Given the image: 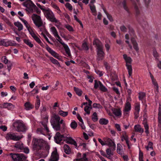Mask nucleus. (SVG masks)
<instances>
[{
    "mask_svg": "<svg viewBox=\"0 0 161 161\" xmlns=\"http://www.w3.org/2000/svg\"><path fill=\"white\" fill-rule=\"evenodd\" d=\"M143 124L144 125V127L145 130V132L147 135H148L149 134L148 125L147 123H143Z\"/></svg>",
    "mask_w": 161,
    "mask_h": 161,
    "instance_id": "nucleus-45",
    "label": "nucleus"
},
{
    "mask_svg": "<svg viewBox=\"0 0 161 161\" xmlns=\"http://www.w3.org/2000/svg\"><path fill=\"white\" fill-rule=\"evenodd\" d=\"M143 153L141 151L140 149H139V161H143Z\"/></svg>",
    "mask_w": 161,
    "mask_h": 161,
    "instance_id": "nucleus-49",
    "label": "nucleus"
},
{
    "mask_svg": "<svg viewBox=\"0 0 161 161\" xmlns=\"http://www.w3.org/2000/svg\"><path fill=\"white\" fill-rule=\"evenodd\" d=\"M140 110V104H137L135 107V112H136V113H139Z\"/></svg>",
    "mask_w": 161,
    "mask_h": 161,
    "instance_id": "nucleus-62",
    "label": "nucleus"
},
{
    "mask_svg": "<svg viewBox=\"0 0 161 161\" xmlns=\"http://www.w3.org/2000/svg\"><path fill=\"white\" fill-rule=\"evenodd\" d=\"M105 145H107L111 148L113 149H115L116 148V145L114 142L109 138H107L105 139Z\"/></svg>",
    "mask_w": 161,
    "mask_h": 161,
    "instance_id": "nucleus-18",
    "label": "nucleus"
},
{
    "mask_svg": "<svg viewBox=\"0 0 161 161\" xmlns=\"http://www.w3.org/2000/svg\"><path fill=\"white\" fill-rule=\"evenodd\" d=\"M23 6L26 8L25 10L29 13H32L37 8L36 5L31 0H27L22 4Z\"/></svg>",
    "mask_w": 161,
    "mask_h": 161,
    "instance_id": "nucleus-4",
    "label": "nucleus"
},
{
    "mask_svg": "<svg viewBox=\"0 0 161 161\" xmlns=\"http://www.w3.org/2000/svg\"><path fill=\"white\" fill-rule=\"evenodd\" d=\"M64 27L69 31H74L73 27L69 25H64Z\"/></svg>",
    "mask_w": 161,
    "mask_h": 161,
    "instance_id": "nucleus-54",
    "label": "nucleus"
},
{
    "mask_svg": "<svg viewBox=\"0 0 161 161\" xmlns=\"http://www.w3.org/2000/svg\"><path fill=\"white\" fill-rule=\"evenodd\" d=\"M34 40L37 42L38 43H39L40 45L42 46L43 44L39 39V38L37 36H36L34 38Z\"/></svg>",
    "mask_w": 161,
    "mask_h": 161,
    "instance_id": "nucleus-60",
    "label": "nucleus"
},
{
    "mask_svg": "<svg viewBox=\"0 0 161 161\" xmlns=\"http://www.w3.org/2000/svg\"><path fill=\"white\" fill-rule=\"evenodd\" d=\"M125 39L126 40L125 42L127 44L129 48L131 49L132 46L130 43V39L131 42L132 43L133 47L136 52H138L139 50V48L138 44L135 40V35L134 31L132 29H130L129 33L125 35Z\"/></svg>",
    "mask_w": 161,
    "mask_h": 161,
    "instance_id": "nucleus-1",
    "label": "nucleus"
},
{
    "mask_svg": "<svg viewBox=\"0 0 161 161\" xmlns=\"http://www.w3.org/2000/svg\"><path fill=\"white\" fill-rule=\"evenodd\" d=\"M153 55L155 58V59L158 60L159 57V55L157 51L155 49H154L153 50Z\"/></svg>",
    "mask_w": 161,
    "mask_h": 161,
    "instance_id": "nucleus-46",
    "label": "nucleus"
},
{
    "mask_svg": "<svg viewBox=\"0 0 161 161\" xmlns=\"http://www.w3.org/2000/svg\"><path fill=\"white\" fill-rule=\"evenodd\" d=\"M102 84V83L100 81L95 80H94V88L95 89L100 88V85Z\"/></svg>",
    "mask_w": 161,
    "mask_h": 161,
    "instance_id": "nucleus-39",
    "label": "nucleus"
},
{
    "mask_svg": "<svg viewBox=\"0 0 161 161\" xmlns=\"http://www.w3.org/2000/svg\"><path fill=\"white\" fill-rule=\"evenodd\" d=\"M70 125L72 129H75L77 127V124L75 120H72Z\"/></svg>",
    "mask_w": 161,
    "mask_h": 161,
    "instance_id": "nucleus-42",
    "label": "nucleus"
},
{
    "mask_svg": "<svg viewBox=\"0 0 161 161\" xmlns=\"http://www.w3.org/2000/svg\"><path fill=\"white\" fill-rule=\"evenodd\" d=\"M21 21L22 22L24 23L26 27V28L28 29V30H29L31 28V27L30 26V25L28 24L27 22L25 19H21Z\"/></svg>",
    "mask_w": 161,
    "mask_h": 161,
    "instance_id": "nucleus-48",
    "label": "nucleus"
},
{
    "mask_svg": "<svg viewBox=\"0 0 161 161\" xmlns=\"http://www.w3.org/2000/svg\"><path fill=\"white\" fill-rule=\"evenodd\" d=\"M149 73L151 79L152 83L154 87L155 88V89L154 91L155 92V93H157L158 92V85L157 82L150 72H149Z\"/></svg>",
    "mask_w": 161,
    "mask_h": 161,
    "instance_id": "nucleus-15",
    "label": "nucleus"
},
{
    "mask_svg": "<svg viewBox=\"0 0 161 161\" xmlns=\"http://www.w3.org/2000/svg\"><path fill=\"white\" fill-rule=\"evenodd\" d=\"M58 114L60 116L63 117H65L67 116L68 115V112L67 111H64L60 110L58 111Z\"/></svg>",
    "mask_w": 161,
    "mask_h": 161,
    "instance_id": "nucleus-37",
    "label": "nucleus"
},
{
    "mask_svg": "<svg viewBox=\"0 0 161 161\" xmlns=\"http://www.w3.org/2000/svg\"><path fill=\"white\" fill-rule=\"evenodd\" d=\"M115 149H113L109 147L106 149V158L108 159H111V157L113 155V151Z\"/></svg>",
    "mask_w": 161,
    "mask_h": 161,
    "instance_id": "nucleus-20",
    "label": "nucleus"
},
{
    "mask_svg": "<svg viewBox=\"0 0 161 161\" xmlns=\"http://www.w3.org/2000/svg\"><path fill=\"white\" fill-rule=\"evenodd\" d=\"M92 108V106L86 105L84 108V111L86 113L89 114L90 113V110Z\"/></svg>",
    "mask_w": 161,
    "mask_h": 161,
    "instance_id": "nucleus-43",
    "label": "nucleus"
},
{
    "mask_svg": "<svg viewBox=\"0 0 161 161\" xmlns=\"http://www.w3.org/2000/svg\"><path fill=\"white\" fill-rule=\"evenodd\" d=\"M131 106L129 102H127L126 103L125 107L124 110V115L128 114L129 111L130 110Z\"/></svg>",
    "mask_w": 161,
    "mask_h": 161,
    "instance_id": "nucleus-21",
    "label": "nucleus"
},
{
    "mask_svg": "<svg viewBox=\"0 0 161 161\" xmlns=\"http://www.w3.org/2000/svg\"><path fill=\"white\" fill-rule=\"evenodd\" d=\"M122 140L125 141L126 143L127 144L129 148H130V145L129 144V141L128 140V138L125 131H124L122 132Z\"/></svg>",
    "mask_w": 161,
    "mask_h": 161,
    "instance_id": "nucleus-22",
    "label": "nucleus"
},
{
    "mask_svg": "<svg viewBox=\"0 0 161 161\" xmlns=\"http://www.w3.org/2000/svg\"><path fill=\"white\" fill-rule=\"evenodd\" d=\"M24 106L26 110H30L33 108V105L29 102L26 103L24 104Z\"/></svg>",
    "mask_w": 161,
    "mask_h": 161,
    "instance_id": "nucleus-29",
    "label": "nucleus"
},
{
    "mask_svg": "<svg viewBox=\"0 0 161 161\" xmlns=\"http://www.w3.org/2000/svg\"><path fill=\"white\" fill-rule=\"evenodd\" d=\"M59 159V156L57 153V149L55 148L52 153L50 158L49 161H58Z\"/></svg>",
    "mask_w": 161,
    "mask_h": 161,
    "instance_id": "nucleus-16",
    "label": "nucleus"
},
{
    "mask_svg": "<svg viewBox=\"0 0 161 161\" xmlns=\"http://www.w3.org/2000/svg\"><path fill=\"white\" fill-rule=\"evenodd\" d=\"M22 137V136L17 135V134L10 132L7 134L5 138L7 140H12L17 141Z\"/></svg>",
    "mask_w": 161,
    "mask_h": 161,
    "instance_id": "nucleus-10",
    "label": "nucleus"
},
{
    "mask_svg": "<svg viewBox=\"0 0 161 161\" xmlns=\"http://www.w3.org/2000/svg\"><path fill=\"white\" fill-rule=\"evenodd\" d=\"M88 159L86 157V153H84L82 155L80 153H77L76 158L73 161H88Z\"/></svg>",
    "mask_w": 161,
    "mask_h": 161,
    "instance_id": "nucleus-14",
    "label": "nucleus"
},
{
    "mask_svg": "<svg viewBox=\"0 0 161 161\" xmlns=\"http://www.w3.org/2000/svg\"><path fill=\"white\" fill-rule=\"evenodd\" d=\"M60 117L58 115L53 114L51 117L50 121L51 124L53 128L55 131L59 130L60 129V125L59 123Z\"/></svg>",
    "mask_w": 161,
    "mask_h": 161,
    "instance_id": "nucleus-3",
    "label": "nucleus"
},
{
    "mask_svg": "<svg viewBox=\"0 0 161 161\" xmlns=\"http://www.w3.org/2000/svg\"><path fill=\"white\" fill-rule=\"evenodd\" d=\"M39 30V34L42 36L47 33V32L44 27H40Z\"/></svg>",
    "mask_w": 161,
    "mask_h": 161,
    "instance_id": "nucleus-34",
    "label": "nucleus"
},
{
    "mask_svg": "<svg viewBox=\"0 0 161 161\" xmlns=\"http://www.w3.org/2000/svg\"><path fill=\"white\" fill-rule=\"evenodd\" d=\"M28 31L30 33V34L31 36L33 37L34 39L36 36V35L33 31L32 28L30 29L29 30H28Z\"/></svg>",
    "mask_w": 161,
    "mask_h": 161,
    "instance_id": "nucleus-59",
    "label": "nucleus"
},
{
    "mask_svg": "<svg viewBox=\"0 0 161 161\" xmlns=\"http://www.w3.org/2000/svg\"><path fill=\"white\" fill-rule=\"evenodd\" d=\"M123 57L126 63V64H130L131 63L132 59L130 57L128 56L127 55L125 54L123 55Z\"/></svg>",
    "mask_w": 161,
    "mask_h": 161,
    "instance_id": "nucleus-28",
    "label": "nucleus"
},
{
    "mask_svg": "<svg viewBox=\"0 0 161 161\" xmlns=\"http://www.w3.org/2000/svg\"><path fill=\"white\" fill-rule=\"evenodd\" d=\"M1 61L5 64L8 63V60L7 59L6 57L4 56L2 57Z\"/></svg>",
    "mask_w": 161,
    "mask_h": 161,
    "instance_id": "nucleus-57",
    "label": "nucleus"
},
{
    "mask_svg": "<svg viewBox=\"0 0 161 161\" xmlns=\"http://www.w3.org/2000/svg\"><path fill=\"white\" fill-rule=\"evenodd\" d=\"M13 161H23L25 159V157L22 154H10Z\"/></svg>",
    "mask_w": 161,
    "mask_h": 161,
    "instance_id": "nucleus-12",
    "label": "nucleus"
},
{
    "mask_svg": "<svg viewBox=\"0 0 161 161\" xmlns=\"http://www.w3.org/2000/svg\"><path fill=\"white\" fill-rule=\"evenodd\" d=\"M64 151L66 154H69L70 153V148L67 145H64Z\"/></svg>",
    "mask_w": 161,
    "mask_h": 161,
    "instance_id": "nucleus-38",
    "label": "nucleus"
},
{
    "mask_svg": "<svg viewBox=\"0 0 161 161\" xmlns=\"http://www.w3.org/2000/svg\"><path fill=\"white\" fill-rule=\"evenodd\" d=\"M135 131L142 134L144 132V130L139 125H135L134 126Z\"/></svg>",
    "mask_w": 161,
    "mask_h": 161,
    "instance_id": "nucleus-26",
    "label": "nucleus"
},
{
    "mask_svg": "<svg viewBox=\"0 0 161 161\" xmlns=\"http://www.w3.org/2000/svg\"><path fill=\"white\" fill-rule=\"evenodd\" d=\"M16 44L13 41L6 39H0V46L7 47L8 46H15Z\"/></svg>",
    "mask_w": 161,
    "mask_h": 161,
    "instance_id": "nucleus-9",
    "label": "nucleus"
},
{
    "mask_svg": "<svg viewBox=\"0 0 161 161\" xmlns=\"http://www.w3.org/2000/svg\"><path fill=\"white\" fill-rule=\"evenodd\" d=\"M92 120L94 122H96L98 120V118L97 114L96 112H94L93 114L92 118Z\"/></svg>",
    "mask_w": 161,
    "mask_h": 161,
    "instance_id": "nucleus-50",
    "label": "nucleus"
},
{
    "mask_svg": "<svg viewBox=\"0 0 161 161\" xmlns=\"http://www.w3.org/2000/svg\"><path fill=\"white\" fill-rule=\"evenodd\" d=\"M117 153L119 154H120L121 155H123V148L121 145L120 144H117Z\"/></svg>",
    "mask_w": 161,
    "mask_h": 161,
    "instance_id": "nucleus-32",
    "label": "nucleus"
},
{
    "mask_svg": "<svg viewBox=\"0 0 161 161\" xmlns=\"http://www.w3.org/2000/svg\"><path fill=\"white\" fill-rule=\"evenodd\" d=\"M45 141L43 139L34 138L33 139L32 142L33 149L34 150L36 151L41 149Z\"/></svg>",
    "mask_w": 161,
    "mask_h": 161,
    "instance_id": "nucleus-5",
    "label": "nucleus"
},
{
    "mask_svg": "<svg viewBox=\"0 0 161 161\" xmlns=\"http://www.w3.org/2000/svg\"><path fill=\"white\" fill-rule=\"evenodd\" d=\"M99 123L101 125H106L108 124V120L105 118H101L99 120Z\"/></svg>",
    "mask_w": 161,
    "mask_h": 161,
    "instance_id": "nucleus-41",
    "label": "nucleus"
},
{
    "mask_svg": "<svg viewBox=\"0 0 161 161\" xmlns=\"http://www.w3.org/2000/svg\"><path fill=\"white\" fill-rule=\"evenodd\" d=\"M50 60L54 64L57 65L59 67L61 66L59 62L57 60L54 59L53 57H51L50 58Z\"/></svg>",
    "mask_w": 161,
    "mask_h": 161,
    "instance_id": "nucleus-44",
    "label": "nucleus"
},
{
    "mask_svg": "<svg viewBox=\"0 0 161 161\" xmlns=\"http://www.w3.org/2000/svg\"><path fill=\"white\" fill-rule=\"evenodd\" d=\"M36 98H37V100L36 101V103L35 104V107L36 109H37L39 108L40 107V100L39 99V97L38 96H37Z\"/></svg>",
    "mask_w": 161,
    "mask_h": 161,
    "instance_id": "nucleus-55",
    "label": "nucleus"
},
{
    "mask_svg": "<svg viewBox=\"0 0 161 161\" xmlns=\"http://www.w3.org/2000/svg\"><path fill=\"white\" fill-rule=\"evenodd\" d=\"M76 117L80 121L79 123V125L81 126V128L83 130H85L86 129V127L84 125L83 120L82 119L81 117L80 116L79 114H77L76 115Z\"/></svg>",
    "mask_w": 161,
    "mask_h": 161,
    "instance_id": "nucleus-25",
    "label": "nucleus"
},
{
    "mask_svg": "<svg viewBox=\"0 0 161 161\" xmlns=\"http://www.w3.org/2000/svg\"><path fill=\"white\" fill-rule=\"evenodd\" d=\"M66 141L67 143L73 144L75 146L77 145V143L71 137H67Z\"/></svg>",
    "mask_w": 161,
    "mask_h": 161,
    "instance_id": "nucleus-30",
    "label": "nucleus"
},
{
    "mask_svg": "<svg viewBox=\"0 0 161 161\" xmlns=\"http://www.w3.org/2000/svg\"><path fill=\"white\" fill-rule=\"evenodd\" d=\"M153 143L152 142H149L148 143V145L147 146H145V148H146L147 150L148 151L150 149L153 150Z\"/></svg>",
    "mask_w": 161,
    "mask_h": 161,
    "instance_id": "nucleus-47",
    "label": "nucleus"
},
{
    "mask_svg": "<svg viewBox=\"0 0 161 161\" xmlns=\"http://www.w3.org/2000/svg\"><path fill=\"white\" fill-rule=\"evenodd\" d=\"M48 122V119H46V120L43 122H41L42 125H43L44 127V129L46 130V132L49 133L50 132V131L49 130L48 127L47 126V124Z\"/></svg>",
    "mask_w": 161,
    "mask_h": 161,
    "instance_id": "nucleus-31",
    "label": "nucleus"
},
{
    "mask_svg": "<svg viewBox=\"0 0 161 161\" xmlns=\"http://www.w3.org/2000/svg\"><path fill=\"white\" fill-rule=\"evenodd\" d=\"M55 37L57 39L58 41L63 45V46L68 56L69 57L70 56H71L70 51L68 46L66 44L64 43L58 35Z\"/></svg>",
    "mask_w": 161,
    "mask_h": 161,
    "instance_id": "nucleus-8",
    "label": "nucleus"
},
{
    "mask_svg": "<svg viewBox=\"0 0 161 161\" xmlns=\"http://www.w3.org/2000/svg\"><path fill=\"white\" fill-rule=\"evenodd\" d=\"M49 27L51 32L55 37L58 35L57 29L52 24H49Z\"/></svg>",
    "mask_w": 161,
    "mask_h": 161,
    "instance_id": "nucleus-24",
    "label": "nucleus"
},
{
    "mask_svg": "<svg viewBox=\"0 0 161 161\" xmlns=\"http://www.w3.org/2000/svg\"><path fill=\"white\" fill-rule=\"evenodd\" d=\"M14 147L18 149H22L24 148L23 144L19 142L16 143Z\"/></svg>",
    "mask_w": 161,
    "mask_h": 161,
    "instance_id": "nucleus-33",
    "label": "nucleus"
},
{
    "mask_svg": "<svg viewBox=\"0 0 161 161\" xmlns=\"http://www.w3.org/2000/svg\"><path fill=\"white\" fill-rule=\"evenodd\" d=\"M104 11L106 14V15L107 16V17L108 19L111 21H113V19L112 17L110 15H109V14H108L107 13H106L104 9Z\"/></svg>",
    "mask_w": 161,
    "mask_h": 161,
    "instance_id": "nucleus-63",
    "label": "nucleus"
},
{
    "mask_svg": "<svg viewBox=\"0 0 161 161\" xmlns=\"http://www.w3.org/2000/svg\"><path fill=\"white\" fill-rule=\"evenodd\" d=\"M53 7L58 14H60L61 11L57 5L56 4H53Z\"/></svg>",
    "mask_w": 161,
    "mask_h": 161,
    "instance_id": "nucleus-53",
    "label": "nucleus"
},
{
    "mask_svg": "<svg viewBox=\"0 0 161 161\" xmlns=\"http://www.w3.org/2000/svg\"><path fill=\"white\" fill-rule=\"evenodd\" d=\"M105 47L107 52H109L110 49V45L108 43L106 42L105 44Z\"/></svg>",
    "mask_w": 161,
    "mask_h": 161,
    "instance_id": "nucleus-64",
    "label": "nucleus"
},
{
    "mask_svg": "<svg viewBox=\"0 0 161 161\" xmlns=\"http://www.w3.org/2000/svg\"><path fill=\"white\" fill-rule=\"evenodd\" d=\"M74 90L77 95L79 96H80L81 95L82 91L80 89L78 88L74 87Z\"/></svg>",
    "mask_w": 161,
    "mask_h": 161,
    "instance_id": "nucleus-52",
    "label": "nucleus"
},
{
    "mask_svg": "<svg viewBox=\"0 0 161 161\" xmlns=\"http://www.w3.org/2000/svg\"><path fill=\"white\" fill-rule=\"evenodd\" d=\"M14 25L18 28L19 31H20L23 29V25L22 24L19 22L14 23Z\"/></svg>",
    "mask_w": 161,
    "mask_h": 161,
    "instance_id": "nucleus-36",
    "label": "nucleus"
},
{
    "mask_svg": "<svg viewBox=\"0 0 161 161\" xmlns=\"http://www.w3.org/2000/svg\"><path fill=\"white\" fill-rule=\"evenodd\" d=\"M127 69L128 70L129 75L130 76H131L132 73V69L131 65L129 64H126Z\"/></svg>",
    "mask_w": 161,
    "mask_h": 161,
    "instance_id": "nucleus-35",
    "label": "nucleus"
},
{
    "mask_svg": "<svg viewBox=\"0 0 161 161\" xmlns=\"http://www.w3.org/2000/svg\"><path fill=\"white\" fill-rule=\"evenodd\" d=\"M31 18L35 24L38 27L41 26L42 24L41 17L36 14H33Z\"/></svg>",
    "mask_w": 161,
    "mask_h": 161,
    "instance_id": "nucleus-11",
    "label": "nucleus"
},
{
    "mask_svg": "<svg viewBox=\"0 0 161 161\" xmlns=\"http://www.w3.org/2000/svg\"><path fill=\"white\" fill-rule=\"evenodd\" d=\"M93 107L94 108L101 109L102 108V106L99 104L94 103L93 105Z\"/></svg>",
    "mask_w": 161,
    "mask_h": 161,
    "instance_id": "nucleus-61",
    "label": "nucleus"
},
{
    "mask_svg": "<svg viewBox=\"0 0 161 161\" xmlns=\"http://www.w3.org/2000/svg\"><path fill=\"white\" fill-rule=\"evenodd\" d=\"M46 49L51 54L53 57L60 61H63L62 57L60 56L55 51L52 49L48 46H47Z\"/></svg>",
    "mask_w": 161,
    "mask_h": 161,
    "instance_id": "nucleus-13",
    "label": "nucleus"
},
{
    "mask_svg": "<svg viewBox=\"0 0 161 161\" xmlns=\"http://www.w3.org/2000/svg\"><path fill=\"white\" fill-rule=\"evenodd\" d=\"M94 45H95L97 50V59L102 60L104 56V53L103 51V45L97 39H95L93 42Z\"/></svg>",
    "mask_w": 161,
    "mask_h": 161,
    "instance_id": "nucleus-2",
    "label": "nucleus"
},
{
    "mask_svg": "<svg viewBox=\"0 0 161 161\" xmlns=\"http://www.w3.org/2000/svg\"><path fill=\"white\" fill-rule=\"evenodd\" d=\"M24 42L25 44L29 46L31 48L33 47V45L32 43L28 39H25L24 40Z\"/></svg>",
    "mask_w": 161,
    "mask_h": 161,
    "instance_id": "nucleus-40",
    "label": "nucleus"
},
{
    "mask_svg": "<svg viewBox=\"0 0 161 161\" xmlns=\"http://www.w3.org/2000/svg\"><path fill=\"white\" fill-rule=\"evenodd\" d=\"M89 6L90 9L91 11L93 14L96 16L97 15V11L96 8L94 4H89Z\"/></svg>",
    "mask_w": 161,
    "mask_h": 161,
    "instance_id": "nucleus-27",
    "label": "nucleus"
},
{
    "mask_svg": "<svg viewBox=\"0 0 161 161\" xmlns=\"http://www.w3.org/2000/svg\"><path fill=\"white\" fill-rule=\"evenodd\" d=\"M145 93L142 92H140L139 94V98L140 100L143 99L145 97Z\"/></svg>",
    "mask_w": 161,
    "mask_h": 161,
    "instance_id": "nucleus-51",
    "label": "nucleus"
},
{
    "mask_svg": "<svg viewBox=\"0 0 161 161\" xmlns=\"http://www.w3.org/2000/svg\"><path fill=\"white\" fill-rule=\"evenodd\" d=\"M54 139L55 142L58 144L60 143L62 140H65L64 136L61 135L58 132L56 133L54 137Z\"/></svg>",
    "mask_w": 161,
    "mask_h": 161,
    "instance_id": "nucleus-17",
    "label": "nucleus"
},
{
    "mask_svg": "<svg viewBox=\"0 0 161 161\" xmlns=\"http://www.w3.org/2000/svg\"><path fill=\"white\" fill-rule=\"evenodd\" d=\"M44 13L46 18L51 22L60 24L58 21L55 18L53 12L49 9L45 10Z\"/></svg>",
    "mask_w": 161,
    "mask_h": 161,
    "instance_id": "nucleus-7",
    "label": "nucleus"
},
{
    "mask_svg": "<svg viewBox=\"0 0 161 161\" xmlns=\"http://www.w3.org/2000/svg\"><path fill=\"white\" fill-rule=\"evenodd\" d=\"M112 111L116 116L118 117H120L122 115V112L121 109L119 108H113L112 109Z\"/></svg>",
    "mask_w": 161,
    "mask_h": 161,
    "instance_id": "nucleus-19",
    "label": "nucleus"
},
{
    "mask_svg": "<svg viewBox=\"0 0 161 161\" xmlns=\"http://www.w3.org/2000/svg\"><path fill=\"white\" fill-rule=\"evenodd\" d=\"M42 148L45 149L47 150H48L50 149V146L45 141V143L42 147Z\"/></svg>",
    "mask_w": 161,
    "mask_h": 161,
    "instance_id": "nucleus-58",
    "label": "nucleus"
},
{
    "mask_svg": "<svg viewBox=\"0 0 161 161\" xmlns=\"http://www.w3.org/2000/svg\"><path fill=\"white\" fill-rule=\"evenodd\" d=\"M2 107L3 108H7L8 110H12L14 106L12 103H4L2 105Z\"/></svg>",
    "mask_w": 161,
    "mask_h": 161,
    "instance_id": "nucleus-23",
    "label": "nucleus"
},
{
    "mask_svg": "<svg viewBox=\"0 0 161 161\" xmlns=\"http://www.w3.org/2000/svg\"><path fill=\"white\" fill-rule=\"evenodd\" d=\"M13 126L18 131H25L27 129L26 127L21 120H17L14 122Z\"/></svg>",
    "mask_w": 161,
    "mask_h": 161,
    "instance_id": "nucleus-6",
    "label": "nucleus"
},
{
    "mask_svg": "<svg viewBox=\"0 0 161 161\" xmlns=\"http://www.w3.org/2000/svg\"><path fill=\"white\" fill-rule=\"evenodd\" d=\"M99 88L103 92H106L108 91V89L102 84L100 85Z\"/></svg>",
    "mask_w": 161,
    "mask_h": 161,
    "instance_id": "nucleus-56",
    "label": "nucleus"
}]
</instances>
